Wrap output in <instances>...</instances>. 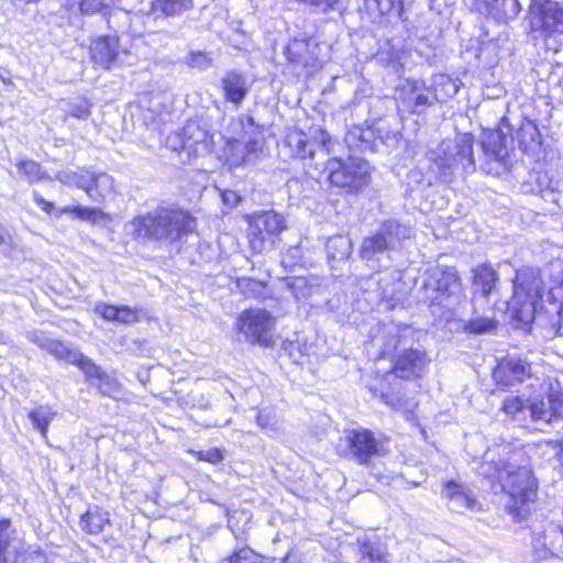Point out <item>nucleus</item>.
<instances>
[{
    "mask_svg": "<svg viewBox=\"0 0 563 563\" xmlns=\"http://www.w3.org/2000/svg\"><path fill=\"white\" fill-rule=\"evenodd\" d=\"M357 563H389L386 544L376 533H364L355 543Z\"/></svg>",
    "mask_w": 563,
    "mask_h": 563,
    "instance_id": "obj_20",
    "label": "nucleus"
},
{
    "mask_svg": "<svg viewBox=\"0 0 563 563\" xmlns=\"http://www.w3.org/2000/svg\"><path fill=\"white\" fill-rule=\"evenodd\" d=\"M10 526L9 520L0 521V563H7L5 549L9 542L8 528Z\"/></svg>",
    "mask_w": 563,
    "mask_h": 563,
    "instance_id": "obj_51",
    "label": "nucleus"
},
{
    "mask_svg": "<svg viewBox=\"0 0 563 563\" xmlns=\"http://www.w3.org/2000/svg\"><path fill=\"white\" fill-rule=\"evenodd\" d=\"M506 0H474L473 8L476 12L496 20L506 19L508 12L505 8Z\"/></svg>",
    "mask_w": 563,
    "mask_h": 563,
    "instance_id": "obj_35",
    "label": "nucleus"
},
{
    "mask_svg": "<svg viewBox=\"0 0 563 563\" xmlns=\"http://www.w3.org/2000/svg\"><path fill=\"white\" fill-rule=\"evenodd\" d=\"M236 287L241 294L247 297H260L264 292L265 284L247 277L238 278Z\"/></svg>",
    "mask_w": 563,
    "mask_h": 563,
    "instance_id": "obj_43",
    "label": "nucleus"
},
{
    "mask_svg": "<svg viewBox=\"0 0 563 563\" xmlns=\"http://www.w3.org/2000/svg\"><path fill=\"white\" fill-rule=\"evenodd\" d=\"M517 452L511 450L509 445L488 449L478 463L476 472L492 483L497 482L500 486L508 468V463L512 462V453Z\"/></svg>",
    "mask_w": 563,
    "mask_h": 563,
    "instance_id": "obj_15",
    "label": "nucleus"
},
{
    "mask_svg": "<svg viewBox=\"0 0 563 563\" xmlns=\"http://www.w3.org/2000/svg\"><path fill=\"white\" fill-rule=\"evenodd\" d=\"M25 563H49V560L41 549H35L27 553Z\"/></svg>",
    "mask_w": 563,
    "mask_h": 563,
    "instance_id": "obj_55",
    "label": "nucleus"
},
{
    "mask_svg": "<svg viewBox=\"0 0 563 563\" xmlns=\"http://www.w3.org/2000/svg\"><path fill=\"white\" fill-rule=\"evenodd\" d=\"M549 300L555 305V310L560 311L563 305V269L553 271L551 275V285L548 292Z\"/></svg>",
    "mask_w": 563,
    "mask_h": 563,
    "instance_id": "obj_39",
    "label": "nucleus"
},
{
    "mask_svg": "<svg viewBox=\"0 0 563 563\" xmlns=\"http://www.w3.org/2000/svg\"><path fill=\"white\" fill-rule=\"evenodd\" d=\"M90 107L91 103L87 99L81 98L70 102L66 111L73 118L86 120L90 115Z\"/></svg>",
    "mask_w": 563,
    "mask_h": 563,
    "instance_id": "obj_48",
    "label": "nucleus"
},
{
    "mask_svg": "<svg viewBox=\"0 0 563 563\" xmlns=\"http://www.w3.org/2000/svg\"><path fill=\"white\" fill-rule=\"evenodd\" d=\"M221 87L225 100L236 107L243 102L250 90L246 77L236 70H230L222 77Z\"/></svg>",
    "mask_w": 563,
    "mask_h": 563,
    "instance_id": "obj_24",
    "label": "nucleus"
},
{
    "mask_svg": "<svg viewBox=\"0 0 563 563\" xmlns=\"http://www.w3.org/2000/svg\"><path fill=\"white\" fill-rule=\"evenodd\" d=\"M221 198L223 203L230 208L238 206L241 200L239 194L233 190H223L221 192Z\"/></svg>",
    "mask_w": 563,
    "mask_h": 563,
    "instance_id": "obj_56",
    "label": "nucleus"
},
{
    "mask_svg": "<svg viewBox=\"0 0 563 563\" xmlns=\"http://www.w3.org/2000/svg\"><path fill=\"white\" fill-rule=\"evenodd\" d=\"M500 410L511 420L525 421L529 413V402L518 395H508Z\"/></svg>",
    "mask_w": 563,
    "mask_h": 563,
    "instance_id": "obj_32",
    "label": "nucleus"
},
{
    "mask_svg": "<svg viewBox=\"0 0 563 563\" xmlns=\"http://www.w3.org/2000/svg\"><path fill=\"white\" fill-rule=\"evenodd\" d=\"M517 139L520 147L525 151H533L536 147L541 145V134L538 125L527 120L522 122L520 129L517 132Z\"/></svg>",
    "mask_w": 563,
    "mask_h": 563,
    "instance_id": "obj_33",
    "label": "nucleus"
},
{
    "mask_svg": "<svg viewBox=\"0 0 563 563\" xmlns=\"http://www.w3.org/2000/svg\"><path fill=\"white\" fill-rule=\"evenodd\" d=\"M482 147L487 158L485 168L488 173L493 172L492 163L504 167L508 157V148L506 145V136L498 130L486 131L483 134Z\"/></svg>",
    "mask_w": 563,
    "mask_h": 563,
    "instance_id": "obj_22",
    "label": "nucleus"
},
{
    "mask_svg": "<svg viewBox=\"0 0 563 563\" xmlns=\"http://www.w3.org/2000/svg\"><path fill=\"white\" fill-rule=\"evenodd\" d=\"M395 99L399 109L420 114L439 101V96L438 91H432L424 82L406 79L397 85Z\"/></svg>",
    "mask_w": 563,
    "mask_h": 563,
    "instance_id": "obj_11",
    "label": "nucleus"
},
{
    "mask_svg": "<svg viewBox=\"0 0 563 563\" xmlns=\"http://www.w3.org/2000/svg\"><path fill=\"white\" fill-rule=\"evenodd\" d=\"M380 399H382V401H383V402H385L386 405H389V406H391V407L396 408L395 402L390 401V397H389V396H387V395H385V394H382V395H380Z\"/></svg>",
    "mask_w": 563,
    "mask_h": 563,
    "instance_id": "obj_59",
    "label": "nucleus"
},
{
    "mask_svg": "<svg viewBox=\"0 0 563 563\" xmlns=\"http://www.w3.org/2000/svg\"><path fill=\"white\" fill-rule=\"evenodd\" d=\"M87 172H88L87 169H81L79 172H71V170L59 172L56 175V179L64 185H74L84 190V188L86 186V173Z\"/></svg>",
    "mask_w": 563,
    "mask_h": 563,
    "instance_id": "obj_44",
    "label": "nucleus"
},
{
    "mask_svg": "<svg viewBox=\"0 0 563 563\" xmlns=\"http://www.w3.org/2000/svg\"><path fill=\"white\" fill-rule=\"evenodd\" d=\"M168 146L175 152L187 151L188 155L200 156L212 150V136L199 122H188L180 132L169 135Z\"/></svg>",
    "mask_w": 563,
    "mask_h": 563,
    "instance_id": "obj_12",
    "label": "nucleus"
},
{
    "mask_svg": "<svg viewBox=\"0 0 563 563\" xmlns=\"http://www.w3.org/2000/svg\"><path fill=\"white\" fill-rule=\"evenodd\" d=\"M325 249L330 262H341L352 254V242L345 235H335L328 240Z\"/></svg>",
    "mask_w": 563,
    "mask_h": 563,
    "instance_id": "obj_34",
    "label": "nucleus"
},
{
    "mask_svg": "<svg viewBox=\"0 0 563 563\" xmlns=\"http://www.w3.org/2000/svg\"><path fill=\"white\" fill-rule=\"evenodd\" d=\"M256 423L263 430H274L275 419L271 411L261 410L256 415Z\"/></svg>",
    "mask_w": 563,
    "mask_h": 563,
    "instance_id": "obj_52",
    "label": "nucleus"
},
{
    "mask_svg": "<svg viewBox=\"0 0 563 563\" xmlns=\"http://www.w3.org/2000/svg\"><path fill=\"white\" fill-rule=\"evenodd\" d=\"M219 563H272L269 559L254 552L249 547L235 550L231 555L222 559Z\"/></svg>",
    "mask_w": 563,
    "mask_h": 563,
    "instance_id": "obj_38",
    "label": "nucleus"
},
{
    "mask_svg": "<svg viewBox=\"0 0 563 563\" xmlns=\"http://www.w3.org/2000/svg\"><path fill=\"white\" fill-rule=\"evenodd\" d=\"M275 318L263 309L244 310L236 320V328L251 343L268 346L272 343V331Z\"/></svg>",
    "mask_w": 563,
    "mask_h": 563,
    "instance_id": "obj_13",
    "label": "nucleus"
},
{
    "mask_svg": "<svg viewBox=\"0 0 563 563\" xmlns=\"http://www.w3.org/2000/svg\"><path fill=\"white\" fill-rule=\"evenodd\" d=\"M554 448L559 449L558 459L563 465V438L554 442Z\"/></svg>",
    "mask_w": 563,
    "mask_h": 563,
    "instance_id": "obj_58",
    "label": "nucleus"
},
{
    "mask_svg": "<svg viewBox=\"0 0 563 563\" xmlns=\"http://www.w3.org/2000/svg\"><path fill=\"white\" fill-rule=\"evenodd\" d=\"M409 57V52L393 41L387 42L386 47L378 53V58L385 63L395 74H400L405 69V64Z\"/></svg>",
    "mask_w": 563,
    "mask_h": 563,
    "instance_id": "obj_29",
    "label": "nucleus"
},
{
    "mask_svg": "<svg viewBox=\"0 0 563 563\" xmlns=\"http://www.w3.org/2000/svg\"><path fill=\"white\" fill-rule=\"evenodd\" d=\"M192 8V0H153L147 14L154 19H168L183 14Z\"/></svg>",
    "mask_w": 563,
    "mask_h": 563,
    "instance_id": "obj_26",
    "label": "nucleus"
},
{
    "mask_svg": "<svg viewBox=\"0 0 563 563\" xmlns=\"http://www.w3.org/2000/svg\"><path fill=\"white\" fill-rule=\"evenodd\" d=\"M473 141L471 134H459L430 148L426 153L430 170L444 178L460 166L465 172L474 170Z\"/></svg>",
    "mask_w": 563,
    "mask_h": 563,
    "instance_id": "obj_2",
    "label": "nucleus"
},
{
    "mask_svg": "<svg viewBox=\"0 0 563 563\" xmlns=\"http://www.w3.org/2000/svg\"><path fill=\"white\" fill-rule=\"evenodd\" d=\"M415 330L405 325L397 328L386 345V351L404 347L396 356L394 364V373L402 379L419 377L430 363V358L424 350L405 347L409 342L413 341Z\"/></svg>",
    "mask_w": 563,
    "mask_h": 563,
    "instance_id": "obj_4",
    "label": "nucleus"
},
{
    "mask_svg": "<svg viewBox=\"0 0 563 563\" xmlns=\"http://www.w3.org/2000/svg\"><path fill=\"white\" fill-rule=\"evenodd\" d=\"M18 169L25 176L29 183H37L45 179L46 175L41 165L34 161H22L18 164Z\"/></svg>",
    "mask_w": 563,
    "mask_h": 563,
    "instance_id": "obj_42",
    "label": "nucleus"
},
{
    "mask_svg": "<svg viewBox=\"0 0 563 563\" xmlns=\"http://www.w3.org/2000/svg\"><path fill=\"white\" fill-rule=\"evenodd\" d=\"M97 311L109 321H118L123 324H132L139 321V310L128 306L101 305L97 307Z\"/></svg>",
    "mask_w": 563,
    "mask_h": 563,
    "instance_id": "obj_31",
    "label": "nucleus"
},
{
    "mask_svg": "<svg viewBox=\"0 0 563 563\" xmlns=\"http://www.w3.org/2000/svg\"><path fill=\"white\" fill-rule=\"evenodd\" d=\"M529 413L534 421L551 423L563 418V393L551 390L548 395L528 399Z\"/></svg>",
    "mask_w": 563,
    "mask_h": 563,
    "instance_id": "obj_19",
    "label": "nucleus"
},
{
    "mask_svg": "<svg viewBox=\"0 0 563 563\" xmlns=\"http://www.w3.org/2000/svg\"><path fill=\"white\" fill-rule=\"evenodd\" d=\"M54 417L55 412L48 406H38L29 412V419L43 438H46L48 426Z\"/></svg>",
    "mask_w": 563,
    "mask_h": 563,
    "instance_id": "obj_37",
    "label": "nucleus"
},
{
    "mask_svg": "<svg viewBox=\"0 0 563 563\" xmlns=\"http://www.w3.org/2000/svg\"><path fill=\"white\" fill-rule=\"evenodd\" d=\"M2 242H3V238H2V235L0 234V245L2 244Z\"/></svg>",
    "mask_w": 563,
    "mask_h": 563,
    "instance_id": "obj_61",
    "label": "nucleus"
},
{
    "mask_svg": "<svg viewBox=\"0 0 563 563\" xmlns=\"http://www.w3.org/2000/svg\"><path fill=\"white\" fill-rule=\"evenodd\" d=\"M543 282L538 269L525 268L517 273L514 280V296L508 301V308L514 318L525 324L534 320L542 308Z\"/></svg>",
    "mask_w": 563,
    "mask_h": 563,
    "instance_id": "obj_3",
    "label": "nucleus"
},
{
    "mask_svg": "<svg viewBox=\"0 0 563 563\" xmlns=\"http://www.w3.org/2000/svg\"><path fill=\"white\" fill-rule=\"evenodd\" d=\"M530 26L532 32L544 37L563 34V9L556 3L548 2L538 11L531 12Z\"/></svg>",
    "mask_w": 563,
    "mask_h": 563,
    "instance_id": "obj_18",
    "label": "nucleus"
},
{
    "mask_svg": "<svg viewBox=\"0 0 563 563\" xmlns=\"http://www.w3.org/2000/svg\"><path fill=\"white\" fill-rule=\"evenodd\" d=\"M222 453L219 449L212 448L207 451H200L198 452V459L200 461H207L210 463H218L222 460Z\"/></svg>",
    "mask_w": 563,
    "mask_h": 563,
    "instance_id": "obj_54",
    "label": "nucleus"
},
{
    "mask_svg": "<svg viewBox=\"0 0 563 563\" xmlns=\"http://www.w3.org/2000/svg\"><path fill=\"white\" fill-rule=\"evenodd\" d=\"M522 456L521 451L512 453V462L508 463V468L500 484L501 490L508 494L514 501L511 509L518 512L526 504L533 501L537 497V481L531 468L518 464Z\"/></svg>",
    "mask_w": 563,
    "mask_h": 563,
    "instance_id": "obj_6",
    "label": "nucleus"
},
{
    "mask_svg": "<svg viewBox=\"0 0 563 563\" xmlns=\"http://www.w3.org/2000/svg\"><path fill=\"white\" fill-rule=\"evenodd\" d=\"M247 122H249L250 124H253V123H254L253 118H252V117H249V118H247Z\"/></svg>",
    "mask_w": 563,
    "mask_h": 563,
    "instance_id": "obj_60",
    "label": "nucleus"
},
{
    "mask_svg": "<svg viewBox=\"0 0 563 563\" xmlns=\"http://www.w3.org/2000/svg\"><path fill=\"white\" fill-rule=\"evenodd\" d=\"M325 168L329 170L330 183L346 194H357L371 181L372 168L363 158L350 157L345 162L332 159Z\"/></svg>",
    "mask_w": 563,
    "mask_h": 563,
    "instance_id": "obj_7",
    "label": "nucleus"
},
{
    "mask_svg": "<svg viewBox=\"0 0 563 563\" xmlns=\"http://www.w3.org/2000/svg\"><path fill=\"white\" fill-rule=\"evenodd\" d=\"M496 328V322L493 319L479 317L473 320H470L466 324V330L472 333L482 334L492 332Z\"/></svg>",
    "mask_w": 563,
    "mask_h": 563,
    "instance_id": "obj_49",
    "label": "nucleus"
},
{
    "mask_svg": "<svg viewBox=\"0 0 563 563\" xmlns=\"http://www.w3.org/2000/svg\"><path fill=\"white\" fill-rule=\"evenodd\" d=\"M389 251L386 240L376 231L373 235L363 240L360 254L364 260H374L377 254Z\"/></svg>",
    "mask_w": 563,
    "mask_h": 563,
    "instance_id": "obj_36",
    "label": "nucleus"
},
{
    "mask_svg": "<svg viewBox=\"0 0 563 563\" xmlns=\"http://www.w3.org/2000/svg\"><path fill=\"white\" fill-rule=\"evenodd\" d=\"M311 8L313 13H328L339 10L340 0H296Z\"/></svg>",
    "mask_w": 563,
    "mask_h": 563,
    "instance_id": "obj_45",
    "label": "nucleus"
},
{
    "mask_svg": "<svg viewBox=\"0 0 563 563\" xmlns=\"http://www.w3.org/2000/svg\"><path fill=\"white\" fill-rule=\"evenodd\" d=\"M112 0H78V7L84 14L101 13L109 9Z\"/></svg>",
    "mask_w": 563,
    "mask_h": 563,
    "instance_id": "obj_47",
    "label": "nucleus"
},
{
    "mask_svg": "<svg viewBox=\"0 0 563 563\" xmlns=\"http://www.w3.org/2000/svg\"><path fill=\"white\" fill-rule=\"evenodd\" d=\"M90 51L93 62L103 68L115 66L122 62V55H126L125 51L120 49L118 37L109 35L97 38Z\"/></svg>",
    "mask_w": 563,
    "mask_h": 563,
    "instance_id": "obj_21",
    "label": "nucleus"
},
{
    "mask_svg": "<svg viewBox=\"0 0 563 563\" xmlns=\"http://www.w3.org/2000/svg\"><path fill=\"white\" fill-rule=\"evenodd\" d=\"M465 488L463 486H461L460 484H457L453 481H450L444 485L442 495L444 498H446L449 500V504H450L451 501H453L455 496H457Z\"/></svg>",
    "mask_w": 563,
    "mask_h": 563,
    "instance_id": "obj_53",
    "label": "nucleus"
},
{
    "mask_svg": "<svg viewBox=\"0 0 563 563\" xmlns=\"http://www.w3.org/2000/svg\"><path fill=\"white\" fill-rule=\"evenodd\" d=\"M476 499L471 495V492L467 489H464L462 493H460L453 501L450 503V508L453 511H463L464 509H474L476 507Z\"/></svg>",
    "mask_w": 563,
    "mask_h": 563,
    "instance_id": "obj_46",
    "label": "nucleus"
},
{
    "mask_svg": "<svg viewBox=\"0 0 563 563\" xmlns=\"http://www.w3.org/2000/svg\"><path fill=\"white\" fill-rule=\"evenodd\" d=\"M344 441L349 449V454L360 464H368L372 457L386 454L383 445L367 429L349 431Z\"/></svg>",
    "mask_w": 563,
    "mask_h": 563,
    "instance_id": "obj_14",
    "label": "nucleus"
},
{
    "mask_svg": "<svg viewBox=\"0 0 563 563\" xmlns=\"http://www.w3.org/2000/svg\"><path fill=\"white\" fill-rule=\"evenodd\" d=\"M461 289V280L454 267L434 268L426 275L422 286L418 289V298L424 303L440 305L457 296Z\"/></svg>",
    "mask_w": 563,
    "mask_h": 563,
    "instance_id": "obj_8",
    "label": "nucleus"
},
{
    "mask_svg": "<svg viewBox=\"0 0 563 563\" xmlns=\"http://www.w3.org/2000/svg\"><path fill=\"white\" fill-rule=\"evenodd\" d=\"M377 231L388 243L389 250L396 249L401 241L412 236V229L395 219L385 220Z\"/></svg>",
    "mask_w": 563,
    "mask_h": 563,
    "instance_id": "obj_27",
    "label": "nucleus"
},
{
    "mask_svg": "<svg viewBox=\"0 0 563 563\" xmlns=\"http://www.w3.org/2000/svg\"><path fill=\"white\" fill-rule=\"evenodd\" d=\"M285 218L276 211H262L250 217L249 244L254 253H262L273 246L274 239L285 229Z\"/></svg>",
    "mask_w": 563,
    "mask_h": 563,
    "instance_id": "obj_9",
    "label": "nucleus"
},
{
    "mask_svg": "<svg viewBox=\"0 0 563 563\" xmlns=\"http://www.w3.org/2000/svg\"><path fill=\"white\" fill-rule=\"evenodd\" d=\"M27 339L55 358L76 365L87 377L101 378L103 375L101 368L77 349H70L62 342L46 336L43 332H29Z\"/></svg>",
    "mask_w": 563,
    "mask_h": 563,
    "instance_id": "obj_10",
    "label": "nucleus"
},
{
    "mask_svg": "<svg viewBox=\"0 0 563 563\" xmlns=\"http://www.w3.org/2000/svg\"><path fill=\"white\" fill-rule=\"evenodd\" d=\"M330 46L314 38L291 40L285 48V56L297 76L309 77L320 71L329 56Z\"/></svg>",
    "mask_w": 563,
    "mask_h": 563,
    "instance_id": "obj_5",
    "label": "nucleus"
},
{
    "mask_svg": "<svg viewBox=\"0 0 563 563\" xmlns=\"http://www.w3.org/2000/svg\"><path fill=\"white\" fill-rule=\"evenodd\" d=\"M432 91H438L439 101L452 98L459 92V86L446 75H437L433 79Z\"/></svg>",
    "mask_w": 563,
    "mask_h": 563,
    "instance_id": "obj_41",
    "label": "nucleus"
},
{
    "mask_svg": "<svg viewBox=\"0 0 563 563\" xmlns=\"http://www.w3.org/2000/svg\"><path fill=\"white\" fill-rule=\"evenodd\" d=\"M63 213H73L78 219L91 223H96L98 220L104 219L106 217L104 212L101 209L82 206L65 207L59 211V214Z\"/></svg>",
    "mask_w": 563,
    "mask_h": 563,
    "instance_id": "obj_40",
    "label": "nucleus"
},
{
    "mask_svg": "<svg viewBox=\"0 0 563 563\" xmlns=\"http://www.w3.org/2000/svg\"><path fill=\"white\" fill-rule=\"evenodd\" d=\"M402 3L404 0H365L364 8L372 22L383 23L393 12L402 19Z\"/></svg>",
    "mask_w": 563,
    "mask_h": 563,
    "instance_id": "obj_25",
    "label": "nucleus"
},
{
    "mask_svg": "<svg viewBox=\"0 0 563 563\" xmlns=\"http://www.w3.org/2000/svg\"><path fill=\"white\" fill-rule=\"evenodd\" d=\"M531 364L519 357H504L493 371V379L503 387H514L531 377Z\"/></svg>",
    "mask_w": 563,
    "mask_h": 563,
    "instance_id": "obj_17",
    "label": "nucleus"
},
{
    "mask_svg": "<svg viewBox=\"0 0 563 563\" xmlns=\"http://www.w3.org/2000/svg\"><path fill=\"white\" fill-rule=\"evenodd\" d=\"M498 275L490 265L483 264L473 269L474 291L487 297L495 288Z\"/></svg>",
    "mask_w": 563,
    "mask_h": 563,
    "instance_id": "obj_30",
    "label": "nucleus"
},
{
    "mask_svg": "<svg viewBox=\"0 0 563 563\" xmlns=\"http://www.w3.org/2000/svg\"><path fill=\"white\" fill-rule=\"evenodd\" d=\"M34 202L45 212L51 213L54 210V205L45 200L38 192L33 194Z\"/></svg>",
    "mask_w": 563,
    "mask_h": 563,
    "instance_id": "obj_57",
    "label": "nucleus"
},
{
    "mask_svg": "<svg viewBox=\"0 0 563 563\" xmlns=\"http://www.w3.org/2000/svg\"><path fill=\"white\" fill-rule=\"evenodd\" d=\"M84 191L96 202H104L115 194L114 179L107 173H86V186Z\"/></svg>",
    "mask_w": 563,
    "mask_h": 563,
    "instance_id": "obj_23",
    "label": "nucleus"
},
{
    "mask_svg": "<svg viewBox=\"0 0 563 563\" xmlns=\"http://www.w3.org/2000/svg\"><path fill=\"white\" fill-rule=\"evenodd\" d=\"M110 525L111 520L109 511L97 506L89 508L84 515H81L79 521V526L82 531L95 536L101 533L104 530V527Z\"/></svg>",
    "mask_w": 563,
    "mask_h": 563,
    "instance_id": "obj_28",
    "label": "nucleus"
},
{
    "mask_svg": "<svg viewBox=\"0 0 563 563\" xmlns=\"http://www.w3.org/2000/svg\"><path fill=\"white\" fill-rule=\"evenodd\" d=\"M196 228L197 220L188 210L165 206L139 214L129 222L133 239L165 244L179 242L194 233Z\"/></svg>",
    "mask_w": 563,
    "mask_h": 563,
    "instance_id": "obj_1",
    "label": "nucleus"
},
{
    "mask_svg": "<svg viewBox=\"0 0 563 563\" xmlns=\"http://www.w3.org/2000/svg\"><path fill=\"white\" fill-rule=\"evenodd\" d=\"M212 57L210 54L201 51L191 52L187 57V65L191 68L205 70L212 66Z\"/></svg>",
    "mask_w": 563,
    "mask_h": 563,
    "instance_id": "obj_50",
    "label": "nucleus"
},
{
    "mask_svg": "<svg viewBox=\"0 0 563 563\" xmlns=\"http://www.w3.org/2000/svg\"><path fill=\"white\" fill-rule=\"evenodd\" d=\"M329 141L330 135L322 130L316 131L313 137L302 131H291L287 134L285 144L294 157L306 159L312 158L317 151H325Z\"/></svg>",
    "mask_w": 563,
    "mask_h": 563,
    "instance_id": "obj_16",
    "label": "nucleus"
}]
</instances>
